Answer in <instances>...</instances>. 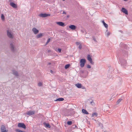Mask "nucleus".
I'll return each instance as SVG.
<instances>
[{
  "label": "nucleus",
  "mask_w": 132,
  "mask_h": 132,
  "mask_svg": "<svg viewBox=\"0 0 132 132\" xmlns=\"http://www.w3.org/2000/svg\"><path fill=\"white\" fill-rule=\"evenodd\" d=\"M44 124L45 125V126L46 127L50 128L51 127L50 125L48 123H44Z\"/></svg>",
  "instance_id": "obj_21"
},
{
  "label": "nucleus",
  "mask_w": 132,
  "mask_h": 132,
  "mask_svg": "<svg viewBox=\"0 0 132 132\" xmlns=\"http://www.w3.org/2000/svg\"><path fill=\"white\" fill-rule=\"evenodd\" d=\"M50 14H47L46 13H41L39 15L40 16L42 17H45L47 16H50Z\"/></svg>",
  "instance_id": "obj_8"
},
{
  "label": "nucleus",
  "mask_w": 132,
  "mask_h": 132,
  "mask_svg": "<svg viewBox=\"0 0 132 132\" xmlns=\"http://www.w3.org/2000/svg\"><path fill=\"white\" fill-rule=\"evenodd\" d=\"M87 59L89 61L90 63L92 64H94V62H93L92 59L90 55L88 54L87 56Z\"/></svg>",
  "instance_id": "obj_7"
},
{
  "label": "nucleus",
  "mask_w": 132,
  "mask_h": 132,
  "mask_svg": "<svg viewBox=\"0 0 132 132\" xmlns=\"http://www.w3.org/2000/svg\"><path fill=\"white\" fill-rule=\"evenodd\" d=\"M119 46L121 51L120 54L119 56V63L124 68L127 64L126 59L129 54V50L127 48V45L123 43H121Z\"/></svg>",
  "instance_id": "obj_1"
},
{
  "label": "nucleus",
  "mask_w": 132,
  "mask_h": 132,
  "mask_svg": "<svg viewBox=\"0 0 132 132\" xmlns=\"http://www.w3.org/2000/svg\"><path fill=\"white\" fill-rule=\"evenodd\" d=\"M97 113L95 112L92 114V117H96L97 116Z\"/></svg>",
  "instance_id": "obj_23"
},
{
  "label": "nucleus",
  "mask_w": 132,
  "mask_h": 132,
  "mask_svg": "<svg viewBox=\"0 0 132 132\" xmlns=\"http://www.w3.org/2000/svg\"><path fill=\"white\" fill-rule=\"evenodd\" d=\"M87 67L88 68H91V67L89 65H87Z\"/></svg>",
  "instance_id": "obj_32"
},
{
  "label": "nucleus",
  "mask_w": 132,
  "mask_h": 132,
  "mask_svg": "<svg viewBox=\"0 0 132 132\" xmlns=\"http://www.w3.org/2000/svg\"><path fill=\"white\" fill-rule=\"evenodd\" d=\"M75 86L78 88H81V84L77 83L75 85Z\"/></svg>",
  "instance_id": "obj_16"
},
{
  "label": "nucleus",
  "mask_w": 132,
  "mask_h": 132,
  "mask_svg": "<svg viewBox=\"0 0 132 132\" xmlns=\"http://www.w3.org/2000/svg\"><path fill=\"white\" fill-rule=\"evenodd\" d=\"M67 123L68 125H71L72 123V122L71 121H68L67 122Z\"/></svg>",
  "instance_id": "obj_28"
},
{
  "label": "nucleus",
  "mask_w": 132,
  "mask_h": 132,
  "mask_svg": "<svg viewBox=\"0 0 132 132\" xmlns=\"http://www.w3.org/2000/svg\"><path fill=\"white\" fill-rule=\"evenodd\" d=\"M86 62V60L85 59H81L80 61V66L81 67H83L85 65Z\"/></svg>",
  "instance_id": "obj_3"
},
{
  "label": "nucleus",
  "mask_w": 132,
  "mask_h": 132,
  "mask_svg": "<svg viewBox=\"0 0 132 132\" xmlns=\"http://www.w3.org/2000/svg\"><path fill=\"white\" fill-rule=\"evenodd\" d=\"M7 36L10 38H13V35L11 34V33L9 32V30H7Z\"/></svg>",
  "instance_id": "obj_9"
},
{
  "label": "nucleus",
  "mask_w": 132,
  "mask_h": 132,
  "mask_svg": "<svg viewBox=\"0 0 132 132\" xmlns=\"http://www.w3.org/2000/svg\"><path fill=\"white\" fill-rule=\"evenodd\" d=\"M50 72H51V73H53V71L52 70H50Z\"/></svg>",
  "instance_id": "obj_39"
},
{
  "label": "nucleus",
  "mask_w": 132,
  "mask_h": 132,
  "mask_svg": "<svg viewBox=\"0 0 132 132\" xmlns=\"http://www.w3.org/2000/svg\"><path fill=\"white\" fill-rule=\"evenodd\" d=\"M106 33L107 36H108L110 34V32L108 30L106 31Z\"/></svg>",
  "instance_id": "obj_26"
},
{
  "label": "nucleus",
  "mask_w": 132,
  "mask_h": 132,
  "mask_svg": "<svg viewBox=\"0 0 132 132\" xmlns=\"http://www.w3.org/2000/svg\"><path fill=\"white\" fill-rule=\"evenodd\" d=\"M93 103H94L93 101H91L90 102V103L92 105H93Z\"/></svg>",
  "instance_id": "obj_37"
},
{
  "label": "nucleus",
  "mask_w": 132,
  "mask_h": 132,
  "mask_svg": "<svg viewBox=\"0 0 132 132\" xmlns=\"http://www.w3.org/2000/svg\"><path fill=\"white\" fill-rule=\"evenodd\" d=\"M15 131L17 132H26L25 131H22V130L19 129H16L15 130Z\"/></svg>",
  "instance_id": "obj_25"
},
{
  "label": "nucleus",
  "mask_w": 132,
  "mask_h": 132,
  "mask_svg": "<svg viewBox=\"0 0 132 132\" xmlns=\"http://www.w3.org/2000/svg\"><path fill=\"white\" fill-rule=\"evenodd\" d=\"M64 100V98H59L55 100V101H62Z\"/></svg>",
  "instance_id": "obj_18"
},
{
  "label": "nucleus",
  "mask_w": 132,
  "mask_h": 132,
  "mask_svg": "<svg viewBox=\"0 0 132 132\" xmlns=\"http://www.w3.org/2000/svg\"><path fill=\"white\" fill-rule=\"evenodd\" d=\"M50 51V50H48V52H49Z\"/></svg>",
  "instance_id": "obj_46"
},
{
  "label": "nucleus",
  "mask_w": 132,
  "mask_h": 132,
  "mask_svg": "<svg viewBox=\"0 0 132 132\" xmlns=\"http://www.w3.org/2000/svg\"><path fill=\"white\" fill-rule=\"evenodd\" d=\"M51 64V63H48V64Z\"/></svg>",
  "instance_id": "obj_44"
},
{
  "label": "nucleus",
  "mask_w": 132,
  "mask_h": 132,
  "mask_svg": "<svg viewBox=\"0 0 132 132\" xmlns=\"http://www.w3.org/2000/svg\"><path fill=\"white\" fill-rule=\"evenodd\" d=\"M35 111H29L27 112L26 114L28 115H31L35 113Z\"/></svg>",
  "instance_id": "obj_6"
},
{
  "label": "nucleus",
  "mask_w": 132,
  "mask_h": 132,
  "mask_svg": "<svg viewBox=\"0 0 132 132\" xmlns=\"http://www.w3.org/2000/svg\"><path fill=\"white\" fill-rule=\"evenodd\" d=\"M102 22L103 23L104 26V27L106 28H107L108 27V25L106 23L104 20H102Z\"/></svg>",
  "instance_id": "obj_19"
},
{
  "label": "nucleus",
  "mask_w": 132,
  "mask_h": 132,
  "mask_svg": "<svg viewBox=\"0 0 132 132\" xmlns=\"http://www.w3.org/2000/svg\"><path fill=\"white\" fill-rule=\"evenodd\" d=\"M10 5L12 7L14 8H17V5L13 2H10Z\"/></svg>",
  "instance_id": "obj_11"
},
{
  "label": "nucleus",
  "mask_w": 132,
  "mask_h": 132,
  "mask_svg": "<svg viewBox=\"0 0 132 132\" xmlns=\"http://www.w3.org/2000/svg\"><path fill=\"white\" fill-rule=\"evenodd\" d=\"M50 38H48V40H47V43H49V42H50Z\"/></svg>",
  "instance_id": "obj_38"
},
{
  "label": "nucleus",
  "mask_w": 132,
  "mask_h": 132,
  "mask_svg": "<svg viewBox=\"0 0 132 132\" xmlns=\"http://www.w3.org/2000/svg\"><path fill=\"white\" fill-rule=\"evenodd\" d=\"M70 66V64H66V65H65V69H68Z\"/></svg>",
  "instance_id": "obj_24"
},
{
  "label": "nucleus",
  "mask_w": 132,
  "mask_h": 132,
  "mask_svg": "<svg viewBox=\"0 0 132 132\" xmlns=\"http://www.w3.org/2000/svg\"><path fill=\"white\" fill-rule=\"evenodd\" d=\"M69 28L73 30H75L76 28V27L73 25H71L69 26Z\"/></svg>",
  "instance_id": "obj_14"
},
{
  "label": "nucleus",
  "mask_w": 132,
  "mask_h": 132,
  "mask_svg": "<svg viewBox=\"0 0 132 132\" xmlns=\"http://www.w3.org/2000/svg\"><path fill=\"white\" fill-rule=\"evenodd\" d=\"M18 127H21L24 129L26 128V126L25 125L22 123H19L18 124Z\"/></svg>",
  "instance_id": "obj_4"
},
{
  "label": "nucleus",
  "mask_w": 132,
  "mask_h": 132,
  "mask_svg": "<svg viewBox=\"0 0 132 132\" xmlns=\"http://www.w3.org/2000/svg\"><path fill=\"white\" fill-rule=\"evenodd\" d=\"M63 14H66V13L65 12H64V11H63Z\"/></svg>",
  "instance_id": "obj_40"
},
{
  "label": "nucleus",
  "mask_w": 132,
  "mask_h": 132,
  "mask_svg": "<svg viewBox=\"0 0 132 132\" xmlns=\"http://www.w3.org/2000/svg\"><path fill=\"white\" fill-rule=\"evenodd\" d=\"M32 30L35 34H38L39 32L38 30L35 28H34L32 29Z\"/></svg>",
  "instance_id": "obj_10"
},
{
  "label": "nucleus",
  "mask_w": 132,
  "mask_h": 132,
  "mask_svg": "<svg viewBox=\"0 0 132 132\" xmlns=\"http://www.w3.org/2000/svg\"><path fill=\"white\" fill-rule=\"evenodd\" d=\"M80 30L81 32H82V33H84L85 31V30L84 29H81Z\"/></svg>",
  "instance_id": "obj_36"
},
{
  "label": "nucleus",
  "mask_w": 132,
  "mask_h": 132,
  "mask_svg": "<svg viewBox=\"0 0 132 132\" xmlns=\"http://www.w3.org/2000/svg\"><path fill=\"white\" fill-rule=\"evenodd\" d=\"M79 49L80 50L82 48V45L81 44H79Z\"/></svg>",
  "instance_id": "obj_29"
},
{
  "label": "nucleus",
  "mask_w": 132,
  "mask_h": 132,
  "mask_svg": "<svg viewBox=\"0 0 132 132\" xmlns=\"http://www.w3.org/2000/svg\"><path fill=\"white\" fill-rule=\"evenodd\" d=\"M10 48L13 52H15L17 50V48L15 47V44L14 42L10 44Z\"/></svg>",
  "instance_id": "obj_2"
},
{
  "label": "nucleus",
  "mask_w": 132,
  "mask_h": 132,
  "mask_svg": "<svg viewBox=\"0 0 132 132\" xmlns=\"http://www.w3.org/2000/svg\"><path fill=\"white\" fill-rule=\"evenodd\" d=\"M58 51L59 52H61V49L60 48H58L57 49Z\"/></svg>",
  "instance_id": "obj_33"
},
{
  "label": "nucleus",
  "mask_w": 132,
  "mask_h": 132,
  "mask_svg": "<svg viewBox=\"0 0 132 132\" xmlns=\"http://www.w3.org/2000/svg\"><path fill=\"white\" fill-rule=\"evenodd\" d=\"M76 44L77 45H79V44H80V43L79 42H76Z\"/></svg>",
  "instance_id": "obj_35"
},
{
  "label": "nucleus",
  "mask_w": 132,
  "mask_h": 132,
  "mask_svg": "<svg viewBox=\"0 0 132 132\" xmlns=\"http://www.w3.org/2000/svg\"><path fill=\"white\" fill-rule=\"evenodd\" d=\"M1 18L2 20H4L5 18L4 15L2 14L1 16Z\"/></svg>",
  "instance_id": "obj_27"
},
{
  "label": "nucleus",
  "mask_w": 132,
  "mask_h": 132,
  "mask_svg": "<svg viewBox=\"0 0 132 132\" xmlns=\"http://www.w3.org/2000/svg\"><path fill=\"white\" fill-rule=\"evenodd\" d=\"M56 23L59 25L62 26H63L65 25L64 23L62 22H56Z\"/></svg>",
  "instance_id": "obj_15"
},
{
  "label": "nucleus",
  "mask_w": 132,
  "mask_h": 132,
  "mask_svg": "<svg viewBox=\"0 0 132 132\" xmlns=\"http://www.w3.org/2000/svg\"><path fill=\"white\" fill-rule=\"evenodd\" d=\"M81 88L82 89H84L85 88V87H81Z\"/></svg>",
  "instance_id": "obj_42"
},
{
  "label": "nucleus",
  "mask_w": 132,
  "mask_h": 132,
  "mask_svg": "<svg viewBox=\"0 0 132 132\" xmlns=\"http://www.w3.org/2000/svg\"><path fill=\"white\" fill-rule=\"evenodd\" d=\"M38 85L39 86H40L42 85V83L40 82H39L38 84Z\"/></svg>",
  "instance_id": "obj_31"
},
{
  "label": "nucleus",
  "mask_w": 132,
  "mask_h": 132,
  "mask_svg": "<svg viewBox=\"0 0 132 132\" xmlns=\"http://www.w3.org/2000/svg\"><path fill=\"white\" fill-rule=\"evenodd\" d=\"M48 43H47V42H46V45H47Z\"/></svg>",
  "instance_id": "obj_43"
},
{
  "label": "nucleus",
  "mask_w": 132,
  "mask_h": 132,
  "mask_svg": "<svg viewBox=\"0 0 132 132\" xmlns=\"http://www.w3.org/2000/svg\"><path fill=\"white\" fill-rule=\"evenodd\" d=\"M82 112L85 114H89L88 112L85 109H82Z\"/></svg>",
  "instance_id": "obj_17"
},
{
  "label": "nucleus",
  "mask_w": 132,
  "mask_h": 132,
  "mask_svg": "<svg viewBox=\"0 0 132 132\" xmlns=\"http://www.w3.org/2000/svg\"><path fill=\"white\" fill-rule=\"evenodd\" d=\"M124 1H127V0H123Z\"/></svg>",
  "instance_id": "obj_47"
},
{
  "label": "nucleus",
  "mask_w": 132,
  "mask_h": 132,
  "mask_svg": "<svg viewBox=\"0 0 132 132\" xmlns=\"http://www.w3.org/2000/svg\"><path fill=\"white\" fill-rule=\"evenodd\" d=\"M88 74V72L87 71L86 72V75L83 76H82V77H85Z\"/></svg>",
  "instance_id": "obj_30"
},
{
  "label": "nucleus",
  "mask_w": 132,
  "mask_h": 132,
  "mask_svg": "<svg viewBox=\"0 0 132 132\" xmlns=\"http://www.w3.org/2000/svg\"><path fill=\"white\" fill-rule=\"evenodd\" d=\"M111 100V98H110V100Z\"/></svg>",
  "instance_id": "obj_48"
},
{
  "label": "nucleus",
  "mask_w": 132,
  "mask_h": 132,
  "mask_svg": "<svg viewBox=\"0 0 132 132\" xmlns=\"http://www.w3.org/2000/svg\"><path fill=\"white\" fill-rule=\"evenodd\" d=\"M121 11L126 14H128V12L127 10L124 8L122 7V8Z\"/></svg>",
  "instance_id": "obj_12"
},
{
  "label": "nucleus",
  "mask_w": 132,
  "mask_h": 132,
  "mask_svg": "<svg viewBox=\"0 0 132 132\" xmlns=\"http://www.w3.org/2000/svg\"><path fill=\"white\" fill-rule=\"evenodd\" d=\"M81 72L82 73H84V71H81Z\"/></svg>",
  "instance_id": "obj_41"
},
{
  "label": "nucleus",
  "mask_w": 132,
  "mask_h": 132,
  "mask_svg": "<svg viewBox=\"0 0 132 132\" xmlns=\"http://www.w3.org/2000/svg\"><path fill=\"white\" fill-rule=\"evenodd\" d=\"M63 1H65V0H62Z\"/></svg>",
  "instance_id": "obj_49"
},
{
  "label": "nucleus",
  "mask_w": 132,
  "mask_h": 132,
  "mask_svg": "<svg viewBox=\"0 0 132 132\" xmlns=\"http://www.w3.org/2000/svg\"><path fill=\"white\" fill-rule=\"evenodd\" d=\"M65 116H69L68 115H65Z\"/></svg>",
  "instance_id": "obj_45"
},
{
  "label": "nucleus",
  "mask_w": 132,
  "mask_h": 132,
  "mask_svg": "<svg viewBox=\"0 0 132 132\" xmlns=\"http://www.w3.org/2000/svg\"><path fill=\"white\" fill-rule=\"evenodd\" d=\"M122 100V99L121 98H120L118 99V100L116 102V105L118 104Z\"/></svg>",
  "instance_id": "obj_22"
},
{
  "label": "nucleus",
  "mask_w": 132,
  "mask_h": 132,
  "mask_svg": "<svg viewBox=\"0 0 132 132\" xmlns=\"http://www.w3.org/2000/svg\"><path fill=\"white\" fill-rule=\"evenodd\" d=\"M43 34L42 33H40L39 34H38L36 36L37 38H40L42 36Z\"/></svg>",
  "instance_id": "obj_20"
},
{
  "label": "nucleus",
  "mask_w": 132,
  "mask_h": 132,
  "mask_svg": "<svg viewBox=\"0 0 132 132\" xmlns=\"http://www.w3.org/2000/svg\"><path fill=\"white\" fill-rule=\"evenodd\" d=\"M12 72L13 75L15 76L18 77L19 76L18 73L16 71L13 70L12 71Z\"/></svg>",
  "instance_id": "obj_13"
},
{
  "label": "nucleus",
  "mask_w": 132,
  "mask_h": 132,
  "mask_svg": "<svg viewBox=\"0 0 132 132\" xmlns=\"http://www.w3.org/2000/svg\"><path fill=\"white\" fill-rule=\"evenodd\" d=\"M1 130L2 132H7L8 130H6L5 126L4 125H2L1 126Z\"/></svg>",
  "instance_id": "obj_5"
},
{
  "label": "nucleus",
  "mask_w": 132,
  "mask_h": 132,
  "mask_svg": "<svg viewBox=\"0 0 132 132\" xmlns=\"http://www.w3.org/2000/svg\"><path fill=\"white\" fill-rule=\"evenodd\" d=\"M93 39L95 41V42H96V39L94 37H93Z\"/></svg>",
  "instance_id": "obj_34"
}]
</instances>
